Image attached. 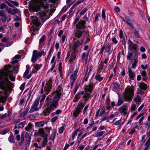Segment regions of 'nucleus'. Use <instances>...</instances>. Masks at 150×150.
<instances>
[{"instance_id":"obj_1","label":"nucleus","mask_w":150,"mask_h":150,"mask_svg":"<svg viewBox=\"0 0 150 150\" xmlns=\"http://www.w3.org/2000/svg\"><path fill=\"white\" fill-rule=\"evenodd\" d=\"M11 67L10 65L5 66L4 70H1L0 71V88L2 90L5 91L4 93H6V91L11 90L12 87L13 83L8 80L9 77L11 80L13 81L15 80V78L13 76L12 71H15L16 74L18 70V68H13L12 71Z\"/></svg>"},{"instance_id":"obj_2","label":"nucleus","mask_w":150,"mask_h":150,"mask_svg":"<svg viewBox=\"0 0 150 150\" xmlns=\"http://www.w3.org/2000/svg\"><path fill=\"white\" fill-rule=\"evenodd\" d=\"M62 88L58 86L55 91L53 93L54 95L52 101H49V98L48 97L46 98L47 102L46 103V108L44 110L43 113L45 115H47L55 108H57L58 104V101L62 96Z\"/></svg>"},{"instance_id":"obj_3","label":"nucleus","mask_w":150,"mask_h":150,"mask_svg":"<svg viewBox=\"0 0 150 150\" xmlns=\"http://www.w3.org/2000/svg\"><path fill=\"white\" fill-rule=\"evenodd\" d=\"M134 87L132 86L126 90L124 94V99L126 101L130 102L134 96Z\"/></svg>"},{"instance_id":"obj_4","label":"nucleus","mask_w":150,"mask_h":150,"mask_svg":"<svg viewBox=\"0 0 150 150\" xmlns=\"http://www.w3.org/2000/svg\"><path fill=\"white\" fill-rule=\"evenodd\" d=\"M128 43L130 50L134 53V56L137 57L138 55V53L137 52V45L134 43L129 39L128 41Z\"/></svg>"},{"instance_id":"obj_5","label":"nucleus","mask_w":150,"mask_h":150,"mask_svg":"<svg viewBox=\"0 0 150 150\" xmlns=\"http://www.w3.org/2000/svg\"><path fill=\"white\" fill-rule=\"evenodd\" d=\"M84 106V105L82 103H78L73 113V115L75 117H77L78 116V115L81 112Z\"/></svg>"},{"instance_id":"obj_6","label":"nucleus","mask_w":150,"mask_h":150,"mask_svg":"<svg viewBox=\"0 0 150 150\" xmlns=\"http://www.w3.org/2000/svg\"><path fill=\"white\" fill-rule=\"evenodd\" d=\"M52 79H49L46 83L44 88V92L48 94L51 91L52 88Z\"/></svg>"},{"instance_id":"obj_7","label":"nucleus","mask_w":150,"mask_h":150,"mask_svg":"<svg viewBox=\"0 0 150 150\" xmlns=\"http://www.w3.org/2000/svg\"><path fill=\"white\" fill-rule=\"evenodd\" d=\"M43 6L42 4H37L34 3L30 4L29 6V10L30 12L38 11L40 8V7Z\"/></svg>"},{"instance_id":"obj_8","label":"nucleus","mask_w":150,"mask_h":150,"mask_svg":"<svg viewBox=\"0 0 150 150\" xmlns=\"http://www.w3.org/2000/svg\"><path fill=\"white\" fill-rule=\"evenodd\" d=\"M86 21L83 20H80L76 25V28L79 30H83L86 28Z\"/></svg>"},{"instance_id":"obj_9","label":"nucleus","mask_w":150,"mask_h":150,"mask_svg":"<svg viewBox=\"0 0 150 150\" xmlns=\"http://www.w3.org/2000/svg\"><path fill=\"white\" fill-rule=\"evenodd\" d=\"M39 100L40 98H37L35 100V101L33 103V105L29 111V112L32 113L34 112V111H37L38 109V106Z\"/></svg>"},{"instance_id":"obj_10","label":"nucleus","mask_w":150,"mask_h":150,"mask_svg":"<svg viewBox=\"0 0 150 150\" xmlns=\"http://www.w3.org/2000/svg\"><path fill=\"white\" fill-rule=\"evenodd\" d=\"M104 50H105V53H109V54H110V51L111 50L110 45H108L103 46L101 48V50L99 52V54L102 55Z\"/></svg>"},{"instance_id":"obj_11","label":"nucleus","mask_w":150,"mask_h":150,"mask_svg":"<svg viewBox=\"0 0 150 150\" xmlns=\"http://www.w3.org/2000/svg\"><path fill=\"white\" fill-rule=\"evenodd\" d=\"M31 17L33 23L35 25L36 27H39L41 25V23L39 21L37 17L31 16Z\"/></svg>"},{"instance_id":"obj_12","label":"nucleus","mask_w":150,"mask_h":150,"mask_svg":"<svg viewBox=\"0 0 150 150\" xmlns=\"http://www.w3.org/2000/svg\"><path fill=\"white\" fill-rule=\"evenodd\" d=\"M84 32V30L77 29L74 33V36L78 38H80Z\"/></svg>"},{"instance_id":"obj_13","label":"nucleus","mask_w":150,"mask_h":150,"mask_svg":"<svg viewBox=\"0 0 150 150\" xmlns=\"http://www.w3.org/2000/svg\"><path fill=\"white\" fill-rule=\"evenodd\" d=\"M119 110L120 113H123L125 115L127 114L128 110L127 106L126 105H123L119 108Z\"/></svg>"},{"instance_id":"obj_14","label":"nucleus","mask_w":150,"mask_h":150,"mask_svg":"<svg viewBox=\"0 0 150 150\" xmlns=\"http://www.w3.org/2000/svg\"><path fill=\"white\" fill-rule=\"evenodd\" d=\"M125 18L126 19V22L127 24L131 27L133 28L134 27V22L133 21L129 19L128 16H125Z\"/></svg>"},{"instance_id":"obj_15","label":"nucleus","mask_w":150,"mask_h":150,"mask_svg":"<svg viewBox=\"0 0 150 150\" xmlns=\"http://www.w3.org/2000/svg\"><path fill=\"white\" fill-rule=\"evenodd\" d=\"M43 137V140L41 144L42 147H45L47 143V134H45L44 136H42Z\"/></svg>"},{"instance_id":"obj_16","label":"nucleus","mask_w":150,"mask_h":150,"mask_svg":"<svg viewBox=\"0 0 150 150\" xmlns=\"http://www.w3.org/2000/svg\"><path fill=\"white\" fill-rule=\"evenodd\" d=\"M78 72V70L76 69L72 74L71 75L70 79L71 81H75L77 76V74Z\"/></svg>"},{"instance_id":"obj_17","label":"nucleus","mask_w":150,"mask_h":150,"mask_svg":"<svg viewBox=\"0 0 150 150\" xmlns=\"http://www.w3.org/2000/svg\"><path fill=\"white\" fill-rule=\"evenodd\" d=\"M37 50H34L33 52V56L31 58V61L34 62L35 61H36L38 59V57L37 56Z\"/></svg>"},{"instance_id":"obj_18","label":"nucleus","mask_w":150,"mask_h":150,"mask_svg":"<svg viewBox=\"0 0 150 150\" xmlns=\"http://www.w3.org/2000/svg\"><path fill=\"white\" fill-rule=\"evenodd\" d=\"M128 73L129 78L131 79L134 80V79L135 74L129 68L128 69Z\"/></svg>"},{"instance_id":"obj_19","label":"nucleus","mask_w":150,"mask_h":150,"mask_svg":"<svg viewBox=\"0 0 150 150\" xmlns=\"http://www.w3.org/2000/svg\"><path fill=\"white\" fill-rule=\"evenodd\" d=\"M93 83H91L89 85L86 86L85 87L86 91L89 92L92 91L93 89Z\"/></svg>"},{"instance_id":"obj_20","label":"nucleus","mask_w":150,"mask_h":150,"mask_svg":"<svg viewBox=\"0 0 150 150\" xmlns=\"http://www.w3.org/2000/svg\"><path fill=\"white\" fill-rule=\"evenodd\" d=\"M45 123L44 121H41L38 122H36L35 123V126L36 127H43Z\"/></svg>"},{"instance_id":"obj_21","label":"nucleus","mask_w":150,"mask_h":150,"mask_svg":"<svg viewBox=\"0 0 150 150\" xmlns=\"http://www.w3.org/2000/svg\"><path fill=\"white\" fill-rule=\"evenodd\" d=\"M139 86L141 89L143 90H145L147 88V86L144 83L142 82L140 83Z\"/></svg>"},{"instance_id":"obj_22","label":"nucleus","mask_w":150,"mask_h":150,"mask_svg":"<svg viewBox=\"0 0 150 150\" xmlns=\"http://www.w3.org/2000/svg\"><path fill=\"white\" fill-rule=\"evenodd\" d=\"M26 70L23 74L24 77H25L29 74L30 68L29 65H27L26 66Z\"/></svg>"},{"instance_id":"obj_23","label":"nucleus","mask_w":150,"mask_h":150,"mask_svg":"<svg viewBox=\"0 0 150 150\" xmlns=\"http://www.w3.org/2000/svg\"><path fill=\"white\" fill-rule=\"evenodd\" d=\"M42 64H36L34 66V67L35 68L36 70L35 71H34L35 73H36L37 71L39 70L40 68L42 66Z\"/></svg>"},{"instance_id":"obj_24","label":"nucleus","mask_w":150,"mask_h":150,"mask_svg":"<svg viewBox=\"0 0 150 150\" xmlns=\"http://www.w3.org/2000/svg\"><path fill=\"white\" fill-rule=\"evenodd\" d=\"M26 121H24L18 124V128L20 129L21 128L23 129L25 125L26 124Z\"/></svg>"},{"instance_id":"obj_25","label":"nucleus","mask_w":150,"mask_h":150,"mask_svg":"<svg viewBox=\"0 0 150 150\" xmlns=\"http://www.w3.org/2000/svg\"><path fill=\"white\" fill-rule=\"evenodd\" d=\"M124 101L123 99L119 96L118 98L117 103V105L118 106H120L123 103Z\"/></svg>"},{"instance_id":"obj_26","label":"nucleus","mask_w":150,"mask_h":150,"mask_svg":"<svg viewBox=\"0 0 150 150\" xmlns=\"http://www.w3.org/2000/svg\"><path fill=\"white\" fill-rule=\"evenodd\" d=\"M76 55V53L75 52L72 53L71 56V58L69 60L70 62H73L74 59H75Z\"/></svg>"},{"instance_id":"obj_27","label":"nucleus","mask_w":150,"mask_h":150,"mask_svg":"<svg viewBox=\"0 0 150 150\" xmlns=\"http://www.w3.org/2000/svg\"><path fill=\"white\" fill-rule=\"evenodd\" d=\"M32 126L33 125L32 124L30 123H29L25 127V130L27 131H29L31 129Z\"/></svg>"},{"instance_id":"obj_28","label":"nucleus","mask_w":150,"mask_h":150,"mask_svg":"<svg viewBox=\"0 0 150 150\" xmlns=\"http://www.w3.org/2000/svg\"><path fill=\"white\" fill-rule=\"evenodd\" d=\"M46 40V37L45 35H42L41 38L40 39L39 41V45H41V43H43Z\"/></svg>"},{"instance_id":"obj_29","label":"nucleus","mask_w":150,"mask_h":150,"mask_svg":"<svg viewBox=\"0 0 150 150\" xmlns=\"http://www.w3.org/2000/svg\"><path fill=\"white\" fill-rule=\"evenodd\" d=\"M74 47L75 48L79 47L80 45L81 44L79 40H77L75 42H74Z\"/></svg>"},{"instance_id":"obj_30","label":"nucleus","mask_w":150,"mask_h":150,"mask_svg":"<svg viewBox=\"0 0 150 150\" xmlns=\"http://www.w3.org/2000/svg\"><path fill=\"white\" fill-rule=\"evenodd\" d=\"M79 85H80L79 83L78 82H76V83L75 86V88L74 89V90L73 91V93L74 95L76 93V92L77 91V90H78V88H79Z\"/></svg>"},{"instance_id":"obj_31","label":"nucleus","mask_w":150,"mask_h":150,"mask_svg":"<svg viewBox=\"0 0 150 150\" xmlns=\"http://www.w3.org/2000/svg\"><path fill=\"white\" fill-rule=\"evenodd\" d=\"M95 78L96 80L99 81H101L103 79V78L101 77V76L99 74L96 75L95 76Z\"/></svg>"},{"instance_id":"obj_32","label":"nucleus","mask_w":150,"mask_h":150,"mask_svg":"<svg viewBox=\"0 0 150 150\" xmlns=\"http://www.w3.org/2000/svg\"><path fill=\"white\" fill-rule=\"evenodd\" d=\"M81 96L79 95V94L77 93L75 96L73 100L74 102H76L80 98Z\"/></svg>"},{"instance_id":"obj_33","label":"nucleus","mask_w":150,"mask_h":150,"mask_svg":"<svg viewBox=\"0 0 150 150\" xmlns=\"http://www.w3.org/2000/svg\"><path fill=\"white\" fill-rule=\"evenodd\" d=\"M127 59H129L130 60H133V54L131 52H128L127 56Z\"/></svg>"},{"instance_id":"obj_34","label":"nucleus","mask_w":150,"mask_h":150,"mask_svg":"<svg viewBox=\"0 0 150 150\" xmlns=\"http://www.w3.org/2000/svg\"><path fill=\"white\" fill-rule=\"evenodd\" d=\"M8 141L11 143L14 142L15 139L13 134L11 135L8 138Z\"/></svg>"},{"instance_id":"obj_35","label":"nucleus","mask_w":150,"mask_h":150,"mask_svg":"<svg viewBox=\"0 0 150 150\" xmlns=\"http://www.w3.org/2000/svg\"><path fill=\"white\" fill-rule=\"evenodd\" d=\"M90 97V95L88 93H85L83 96V98L85 99V101H87Z\"/></svg>"},{"instance_id":"obj_36","label":"nucleus","mask_w":150,"mask_h":150,"mask_svg":"<svg viewBox=\"0 0 150 150\" xmlns=\"http://www.w3.org/2000/svg\"><path fill=\"white\" fill-rule=\"evenodd\" d=\"M94 124V122L93 120L91 122V123L89 124V125L87 127L86 129L88 130L90 129L91 128L93 127Z\"/></svg>"},{"instance_id":"obj_37","label":"nucleus","mask_w":150,"mask_h":150,"mask_svg":"<svg viewBox=\"0 0 150 150\" xmlns=\"http://www.w3.org/2000/svg\"><path fill=\"white\" fill-rule=\"evenodd\" d=\"M46 54L44 51L42 50L40 52H38L37 51V56L38 57H41L42 55H45Z\"/></svg>"},{"instance_id":"obj_38","label":"nucleus","mask_w":150,"mask_h":150,"mask_svg":"<svg viewBox=\"0 0 150 150\" xmlns=\"http://www.w3.org/2000/svg\"><path fill=\"white\" fill-rule=\"evenodd\" d=\"M55 137V133L54 132H53L52 134L50 135L49 139L52 141L54 140Z\"/></svg>"},{"instance_id":"obj_39","label":"nucleus","mask_w":150,"mask_h":150,"mask_svg":"<svg viewBox=\"0 0 150 150\" xmlns=\"http://www.w3.org/2000/svg\"><path fill=\"white\" fill-rule=\"evenodd\" d=\"M105 133L104 131H100L98 132L96 134L97 137H101Z\"/></svg>"},{"instance_id":"obj_40","label":"nucleus","mask_w":150,"mask_h":150,"mask_svg":"<svg viewBox=\"0 0 150 150\" xmlns=\"http://www.w3.org/2000/svg\"><path fill=\"white\" fill-rule=\"evenodd\" d=\"M38 132L40 133L41 137L42 136H44L45 134H44L45 132L44 129L42 128H40L39 129Z\"/></svg>"},{"instance_id":"obj_41","label":"nucleus","mask_w":150,"mask_h":150,"mask_svg":"<svg viewBox=\"0 0 150 150\" xmlns=\"http://www.w3.org/2000/svg\"><path fill=\"white\" fill-rule=\"evenodd\" d=\"M134 101L137 103L141 101V98L140 96L138 95L134 99Z\"/></svg>"},{"instance_id":"obj_42","label":"nucleus","mask_w":150,"mask_h":150,"mask_svg":"<svg viewBox=\"0 0 150 150\" xmlns=\"http://www.w3.org/2000/svg\"><path fill=\"white\" fill-rule=\"evenodd\" d=\"M88 9L87 8H85L83 9L80 13V15H83L87 11Z\"/></svg>"},{"instance_id":"obj_43","label":"nucleus","mask_w":150,"mask_h":150,"mask_svg":"<svg viewBox=\"0 0 150 150\" xmlns=\"http://www.w3.org/2000/svg\"><path fill=\"white\" fill-rule=\"evenodd\" d=\"M134 33L135 37H136V38H139L140 36L139 35V32L137 30H135L134 32Z\"/></svg>"},{"instance_id":"obj_44","label":"nucleus","mask_w":150,"mask_h":150,"mask_svg":"<svg viewBox=\"0 0 150 150\" xmlns=\"http://www.w3.org/2000/svg\"><path fill=\"white\" fill-rule=\"evenodd\" d=\"M17 9L16 8H13L11 10V14L13 15L17 13Z\"/></svg>"},{"instance_id":"obj_45","label":"nucleus","mask_w":150,"mask_h":150,"mask_svg":"<svg viewBox=\"0 0 150 150\" xmlns=\"http://www.w3.org/2000/svg\"><path fill=\"white\" fill-rule=\"evenodd\" d=\"M27 114V112L26 111H24L23 112L19 114V117H22L26 115Z\"/></svg>"},{"instance_id":"obj_46","label":"nucleus","mask_w":150,"mask_h":150,"mask_svg":"<svg viewBox=\"0 0 150 150\" xmlns=\"http://www.w3.org/2000/svg\"><path fill=\"white\" fill-rule=\"evenodd\" d=\"M90 13H89L88 15L86 14L85 16L83 17V18L85 20L88 21L89 20L88 17L89 16Z\"/></svg>"},{"instance_id":"obj_47","label":"nucleus","mask_w":150,"mask_h":150,"mask_svg":"<svg viewBox=\"0 0 150 150\" xmlns=\"http://www.w3.org/2000/svg\"><path fill=\"white\" fill-rule=\"evenodd\" d=\"M137 60L136 59H134V62L132 64V68H134L137 65Z\"/></svg>"},{"instance_id":"obj_48","label":"nucleus","mask_w":150,"mask_h":150,"mask_svg":"<svg viewBox=\"0 0 150 150\" xmlns=\"http://www.w3.org/2000/svg\"><path fill=\"white\" fill-rule=\"evenodd\" d=\"M102 17L104 20L105 19V12L104 9H103L102 11Z\"/></svg>"},{"instance_id":"obj_49","label":"nucleus","mask_w":150,"mask_h":150,"mask_svg":"<svg viewBox=\"0 0 150 150\" xmlns=\"http://www.w3.org/2000/svg\"><path fill=\"white\" fill-rule=\"evenodd\" d=\"M31 136H30L26 140V142H25V144L26 145H29L30 144V142L31 141Z\"/></svg>"},{"instance_id":"obj_50","label":"nucleus","mask_w":150,"mask_h":150,"mask_svg":"<svg viewBox=\"0 0 150 150\" xmlns=\"http://www.w3.org/2000/svg\"><path fill=\"white\" fill-rule=\"evenodd\" d=\"M79 18L77 17H76L75 20L73 22V24L74 25H76L77 23L79 21Z\"/></svg>"},{"instance_id":"obj_51","label":"nucleus","mask_w":150,"mask_h":150,"mask_svg":"<svg viewBox=\"0 0 150 150\" xmlns=\"http://www.w3.org/2000/svg\"><path fill=\"white\" fill-rule=\"evenodd\" d=\"M7 116V114L5 113L4 114L0 115V119L2 120L4 118H6Z\"/></svg>"},{"instance_id":"obj_52","label":"nucleus","mask_w":150,"mask_h":150,"mask_svg":"<svg viewBox=\"0 0 150 150\" xmlns=\"http://www.w3.org/2000/svg\"><path fill=\"white\" fill-rule=\"evenodd\" d=\"M141 74L142 76L143 77H146L147 76L146 75V72L145 71H143L141 73Z\"/></svg>"},{"instance_id":"obj_53","label":"nucleus","mask_w":150,"mask_h":150,"mask_svg":"<svg viewBox=\"0 0 150 150\" xmlns=\"http://www.w3.org/2000/svg\"><path fill=\"white\" fill-rule=\"evenodd\" d=\"M100 16L99 13H97L96 14L95 18V22H96L97 21L99 20L98 19Z\"/></svg>"},{"instance_id":"obj_54","label":"nucleus","mask_w":150,"mask_h":150,"mask_svg":"<svg viewBox=\"0 0 150 150\" xmlns=\"http://www.w3.org/2000/svg\"><path fill=\"white\" fill-rule=\"evenodd\" d=\"M64 130V126H62L59 130V132L60 134L62 133Z\"/></svg>"},{"instance_id":"obj_55","label":"nucleus","mask_w":150,"mask_h":150,"mask_svg":"<svg viewBox=\"0 0 150 150\" xmlns=\"http://www.w3.org/2000/svg\"><path fill=\"white\" fill-rule=\"evenodd\" d=\"M62 110L58 109L55 112H54L53 114L54 115L55 114L59 115L62 112Z\"/></svg>"},{"instance_id":"obj_56","label":"nucleus","mask_w":150,"mask_h":150,"mask_svg":"<svg viewBox=\"0 0 150 150\" xmlns=\"http://www.w3.org/2000/svg\"><path fill=\"white\" fill-rule=\"evenodd\" d=\"M150 144V138H149L146 142L145 144L144 145L146 146L149 147Z\"/></svg>"},{"instance_id":"obj_57","label":"nucleus","mask_w":150,"mask_h":150,"mask_svg":"<svg viewBox=\"0 0 150 150\" xmlns=\"http://www.w3.org/2000/svg\"><path fill=\"white\" fill-rule=\"evenodd\" d=\"M7 7L6 5L4 3H2L0 5V8L1 9H3L5 8H6Z\"/></svg>"},{"instance_id":"obj_58","label":"nucleus","mask_w":150,"mask_h":150,"mask_svg":"<svg viewBox=\"0 0 150 150\" xmlns=\"http://www.w3.org/2000/svg\"><path fill=\"white\" fill-rule=\"evenodd\" d=\"M67 9V8L65 6H64L62 9L61 11H60V13H63L65 11H66Z\"/></svg>"},{"instance_id":"obj_59","label":"nucleus","mask_w":150,"mask_h":150,"mask_svg":"<svg viewBox=\"0 0 150 150\" xmlns=\"http://www.w3.org/2000/svg\"><path fill=\"white\" fill-rule=\"evenodd\" d=\"M6 11L9 14H11V11L12 9L10 7H8L7 6L6 7Z\"/></svg>"},{"instance_id":"obj_60","label":"nucleus","mask_w":150,"mask_h":150,"mask_svg":"<svg viewBox=\"0 0 150 150\" xmlns=\"http://www.w3.org/2000/svg\"><path fill=\"white\" fill-rule=\"evenodd\" d=\"M109 118L108 116V115H105L103 117L102 119L101 120L100 122H102V121L108 119Z\"/></svg>"},{"instance_id":"obj_61","label":"nucleus","mask_w":150,"mask_h":150,"mask_svg":"<svg viewBox=\"0 0 150 150\" xmlns=\"http://www.w3.org/2000/svg\"><path fill=\"white\" fill-rule=\"evenodd\" d=\"M58 117L57 116H55L54 117L52 118L51 120V122L54 123L56 120L57 119Z\"/></svg>"},{"instance_id":"obj_62","label":"nucleus","mask_w":150,"mask_h":150,"mask_svg":"<svg viewBox=\"0 0 150 150\" xmlns=\"http://www.w3.org/2000/svg\"><path fill=\"white\" fill-rule=\"evenodd\" d=\"M88 106H89V104H87L85 106V107L84 108L83 111V114H85V112H86V110H87L88 108Z\"/></svg>"},{"instance_id":"obj_63","label":"nucleus","mask_w":150,"mask_h":150,"mask_svg":"<svg viewBox=\"0 0 150 150\" xmlns=\"http://www.w3.org/2000/svg\"><path fill=\"white\" fill-rule=\"evenodd\" d=\"M141 67L142 69L145 70L148 68V65L146 64L145 66H144V65L142 64L141 65Z\"/></svg>"},{"instance_id":"obj_64","label":"nucleus","mask_w":150,"mask_h":150,"mask_svg":"<svg viewBox=\"0 0 150 150\" xmlns=\"http://www.w3.org/2000/svg\"><path fill=\"white\" fill-rule=\"evenodd\" d=\"M103 64L100 63L98 66V69L99 70H102L103 68Z\"/></svg>"}]
</instances>
